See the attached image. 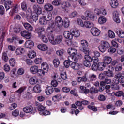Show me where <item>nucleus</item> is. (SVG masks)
Returning a JSON list of instances; mask_svg holds the SVG:
<instances>
[{
	"mask_svg": "<svg viewBox=\"0 0 124 124\" xmlns=\"http://www.w3.org/2000/svg\"><path fill=\"white\" fill-rule=\"evenodd\" d=\"M55 23L51 21L50 24H49L48 27L47 29L48 32H54L53 29L55 27H58V28H62L63 26V20L60 16H57L55 19Z\"/></svg>",
	"mask_w": 124,
	"mask_h": 124,
	"instance_id": "nucleus-1",
	"label": "nucleus"
},
{
	"mask_svg": "<svg viewBox=\"0 0 124 124\" xmlns=\"http://www.w3.org/2000/svg\"><path fill=\"white\" fill-rule=\"evenodd\" d=\"M77 50L74 48H70L68 49V54L70 55L68 56V60L71 62H78V58L75 56L77 55Z\"/></svg>",
	"mask_w": 124,
	"mask_h": 124,
	"instance_id": "nucleus-2",
	"label": "nucleus"
},
{
	"mask_svg": "<svg viewBox=\"0 0 124 124\" xmlns=\"http://www.w3.org/2000/svg\"><path fill=\"white\" fill-rule=\"evenodd\" d=\"M64 37L66 39H68L65 41L66 44L68 46H71L72 45V39L73 35L71 33H69V31H65L63 32Z\"/></svg>",
	"mask_w": 124,
	"mask_h": 124,
	"instance_id": "nucleus-3",
	"label": "nucleus"
},
{
	"mask_svg": "<svg viewBox=\"0 0 124 124\" xmlns=\"http://www.w3.org/2000/svg\"><path fill=\"white\" fill-rule=\"evenodd\" d=\"M85 16H82L81 18L83 20H89L90 19V20H92V21H94L95 20V16L93 14V12L90 11H86L85 12Z\"/></svg>",
	"mask_w": 124,
	"mask_h": 124,
	"instance_id": "nucleus-4",
	"label": "nucleus"
},
{
	"mask_svg": "<svg viewBox=\"0 0 124 124\" xmlns=\"http://www.w3.org/2000/svg\"><path fill=\"white\" fill-rule=\"evenodd\" d=\"M32 10L29 8L26 12V18L29 23H32Z\"/></svg>",
	"mask_w": 124,
	"mask_h": 124,
	"instance_id": "nucleus-5",
	"label": "nucleus"
},
{
	"mask_svg": "<svg viewBox=\"0 0 124 124\" xmlns=\"http://www.w3.org/2000/svg\"><path fill=\"white\" fill-rule=\"evenodd\" d=\"M35 31L39 37H42L45 34V28L43 27H39L35 30Z\"/></svg>",
	"mask_w": 124,
	"mask_h": 124,
	"instance_id": "nucleus-6",
	"label": "nucleus"
},
{
	"mask_svg": "<svg viewBox=\"0 0 124 124\" xmlns=\"http://www.w3.org/2000/svg\"><path fill=\"white\" fill-rule=\"evenodd\" d=\"M91 33L93 36H98L100 34V31L96 27H93L91 29Z\"/></svg>",
	"mask_w": 124,
	"mask_h": 124,
	"instance_id": "nucleus-7",
	"label": "nucleus"
},
{
	"mask_svg": "<svg viewBox=\"0 0 124 124\" xmlns=\"http://www.w3.org/2000/svg\"><path fill=\"white\" fill-rule=\"evenodd\" d=\"M21 36L26 38V39H30L31 37V33L26 30L22 31L21 32Z\"/></svg>",
	"mask_w": 124,
	"mask_h": 124,
	"instance_id": "nucleus-8",
	"label": "nucleus"
},
{
	"mask_svg": "<svg viewBox=\"0 0 124 124\" xmlns=\"http://www.w3.org/2000/svg\"><path fill=\"white\" fill-rule=\"evenodd\" d=\"M33 9L36 14L40 15L41 13H42V9H41V7H40V6L37 4L33 5Z\"/></svg>",
	"mask_w": 124,
	"mask_h": 124,
	"instance_id": "nucleus-9",
	"label": "nucleus"
},
{
	"mask_svg": "<svg viewBox=\"0 0 124 124\" xmlns=\"http://www.w3.org/2000/svg\"><path fill=\"white\" fill-rule=\"evenodd\" d=\"M4 5L6 8V11H7V10H9L10 8H12V7H13V2L11 0L5 1L4 3Z\"/></svg>",
	"mask_w": 124,
	"mask_h": 124,
	"instance_id": "nucleus-10",
	"label": "nucleus"
},
{
	"mask_svg": "<svg viewBox=\"0 0 124 124\" xmlns=\"http://www.w3.org/2000/svg\"><path fill=\"white\" fill-rule=\"evenodd\" d=\"M115 33L117 34L118 37L120 38H124V31L122 29L118 28L116 29L115 30Z\"/></svg>",
	"mask_w": 124,
	"mask_h": 124,
	"instance_id": "nucleus-11",
	"label": "nucleus"
},
{
	"mask_svg": "<svg viewBox=\"0 0 124 124\" xmlns=\"http://www.w3.org/2000/svg\"><path fill=\"white\" fill-rule=\"evenodd\" d=\"M113 14V19L114 22H116V23H117V24H119V23H121V20H120V18L119 17V13L117 11H114Z\"/></svg>",
	"mask_w": 124,
	"mask_h": 124,
	"instance_id": "nucleus-12",
	"label": "nucleus"
},
{
	"mask_svg": "<svg viewBox=\"0 0 124 124\" xmlns=\"http://www.w3.org/2000/svg\"><path fill=\"white\" fill-rule=\"evenodd\" d=\"M24 45L25 48H27L28 49H31V48H32V47L34 46V43L32 41L28 40L25 42Z\"/></svg>",
	"mask_w": 124,
	"mask_h": 124,
	"instance_id": "nucleus-13",
	"label": "nucleus"
},
{
	"mask_svg": "<svg viewBox=\"0 0 124 124\" xmlns=\"http://www.w3.org/2000/svg\"><path fill=\"white\" fill-rule=\"evenodd\" d=\"M86 59H87L88 61L93 62V63H96L99 60L98 59V58L95 57H91L89 55H86V56L85 57Z\"/></svg>",
	"mask_w": 124,
	"mask_h": 124,
	"instance_id": "nucleus-14",
	"label": "nucleus"
},
{
	"mask_svg": "<svg viewBox=\"0 0 124 124\" xmlns=\"http://www.w3.org/2000/svg\"><path fill=\"white\" fill-rule=\"evenodd\" d=\"M103 62L105 63L106 65L111 64V62H112V57L110 56H105L103 57Z\"/></svg>",
	"mask_w": 124,
	"mask_h": 124,
	"instance_id": "nucleus-15",
	"label": "nucleus"
},
{
	"mask_svg": "<svg viewBox=\"0 0 124 124\" xmlns=\"http://www.w3.org/2000/svg\"><path fill=\"white\" fill-rule=\"evenodd\" d=\"M106 67V64L104 62H99L98 63V70L99 71H103Z\"/></svg>",
	"mask_w": 124,
	"mask_h": 124,
	"instance_id": "nucleus-16",
	"label": "nucleus"
},
{
	"mask_svg": "<svg viewBox=\"0 0 124 124\" xmlns=\"http://www.w3.org/2000/svg\"><path fill=\"white\" fill-rule=\"evenodd\" d=\"M69 32L73 35V36L75 37H79V36H80V31L78 30H71L70 31H69Z\"/></svg>",
	"mask_w": 124,
	"mask_h": 124,
	"instance_id": "nucleus-17",
	"label": "nucleus"
},
{
	"mask_svg": "<svg viewBox=\"0 0 124 124\" xmlns=\"http://www.w3.org/2000/svg\"><path fill=\"white\" fill-rule=\"evenodd\" d=\"M23 111L25 113H31L33 111V107L31 105L27 106L23 108Z\"/></svg>",
	"mask_w": 124,
	"mask_h": 124,
	"instance_id": "nucleus-18",
	"label": "nucleus"
},
{
	"mask_svg": "<svg viewBox=\"0 0 124 124\" xmlns=\"http://www.w3.org/2000/svg\"><path fill=\"white\" fill-rule=\"evenodd\" d=\"M35 105L37 107L38 110L39 112H43V111L45 110V107L37 101H35Z\"/></svg>",
	"mask_w": 124,
	"mask_h": 124,
	"instance_id": "nucleus-19",
	"label": "nucleus"
},
{
	"mask_svg": "<svg viewBox=\"0 0 124 124\" xmlns=\"http://www.w3.org/2000/svg\"><path fill=\"white\" fill-rule=\"evenodd\" d=\"M78 61H75L74 62H72V63L71 64L70 66L71 68L74 69L75 70H78L80 68V65L79 64L76 63Z\"/></svg>",
	"mask_w": 124,
	"mask_h": 124,
	"instance_id": "nucleus-20",
	"label": "nucleus"
},
{
	"mask_svg": "<svg viewBox=\"0 0 124 124\" xmlns=\"http://www.w3.org/2000/svg\"><path fill=\"white\" fill-rule=\"evenodd\" d=\"M37 48L38 49H39V50H40L41 51H47V50H48V46L44 44H41L38 45L37 46Z\"/></svg>",
	"mask_w": 124,
	"mask_h": 124,
	"instance_id": "nucleus-21",
	"label": "nucleus"
},
{
	"mask_svg": "<svg viewBox=\"0 0 124 124\" xmlns=\"http://www.w3.org/2000/svg\"><path fill=\"white\" fill-rule=\"evenodd\" d=\"M54 92V88L52 86H48L45 90V93L47 95L52 94V93Z\"/></svg>",
	"mask_w": 124,
	"mask_h": 124,
	"instance_id": "nucleus-22",
	"label": "nucleus"
},
{
	"mask_svg": "<svg viewBox=\"0 0 124 124\" xmlns=\"http://www.w3.org/2000/svg\"><path fill=\"white\" fill-rule=\"evenodd\" d=\"M63 37L62 35H59L55 38L54 45L56 44H60L62 41Z\"/></svg>",
	"mask_w": 124,
	"mask_h": 124,
	"instance_id": "nucleus-23",
	"label": "nucleus"
},
{
	"mask_svg": "<svg viewBox=\"0 0 124 124\" xmlns=\"http://www.w3.org/2000/svg\"><path fill=\"white\" fill-rule=\"evenodd\" d=\"M29 82L30 85H35L38 82V80H37V78L35 76H34L30 78Z\"/></svg>",
	"mask_w": 124,
	"mask_h": 124,
	"instance_id": "nucleus-24",
	"label": "nucleus"
},
{
	"mask_svg": "<svg viewBox=\"0 0 124 124\" xmlns=\"http://www.w3.org/2000/svg\"><path fill=\"white\" fill-rule=\"evenodd\" d=\"M41 68L43 69L46 73H47L49 71V65L46 62H43L42 63Z\"/></svg>",
	"mask_w": 124,
	"mask_h": 124,
	"instance_id": "nucleus-25",
	"label": "nucleus"
},
{
	"mask_svg": "<svg viewBox=\"0 0 124 124\" xmlns=\"http://www.w3.org/2000/svg\"><path fill=\"white\" fill-rule=\"evenodd\" d=\"M25 49L22 47H18L16 49V53L17 56H21V55H23L24 53H25Z\"/></svg>",
	"mask_w": 124,
	"mask_h": 124,
	"instance_id": "nucleus-26",
	"label": "nucleus"
},
{
	"mask_svg": "<svg viewBox=\"0 0 124 124\" xmlns=\"http://www.w3.org/2000/svg\"><path fill=\"white\" fill-rule=\"evenodd\" d=\"M110 5L112 8H117L119 5L118 0H110Z\"/></svg>",
	"mask_w": 124,
	"mask_h": 124,
	"instance_id": "nucleus-27",
	"label": "nucleus"
},
{
	"mask_svg": "<svg viewBox=\"0 0 124 124\" xmlns=\"http://www.w3.org/2000/svg\"><path fill=\"white\" fill-rule=\"evenodd\" d=\"M87 56V55H85L84 56V59L85 60L83 61V64L85 66H86V67H91V62H92L91 61H90L87 59L86 58V57Z\"/></svg>",
	"mask_w": 124,
	"mask_h": 124,
	"instance_id": "nucleus-28",
	"label": "nucleus"
},
{
	"mask_svg": "<svg viewBox=\"0 0 124 124\" xmlns=\"http://www.w3.org/2000/svg\"><path fill=\"white\" fill-rule=\"evenodd\" d=\"M44 8L46 11H52L54 9V7L50 3H46L45 5Z\"/></svg>",
	"mask_w": 124,
	"mask_h": 124,
	"instance_id": "nucleus-29",
	"label": "nucleus"
},
{
	"mask_svg": "<svg viewBox=\"0 0 124 124\" xmlns=\"http://www.w3.org/2000/svg\"><path fill=\"white\" fill-rule=\"evenodd\" d=\"M38 71V67L36 65H34L30 68V72L32 74H36Z\"/></svg>",
	"mask_w": 124,
	"mask_h": 124,
	"instance_id": "nucleus-30",
	"label": "nucleus"
},
{
	"mask_svg": "<svg viewBox=\"0 0 124 124\" xmlns=\"http://www.w3.org/2000/svg\"><path fill=\"white\" fill-rule=\"evenodd\" d=\"M33 90L34 93H39L41 92V86L39 84H36L34 86Z\"/></svg>",
	"mask_w": 124,
	"mask_h": 124,
	"instance_id": "nucleus-31",
	"label": "nucleus"
},
{
	"mask_svg": "<svg viewBox=\"0 0 124 124\" xmlns=\"http://www.w3.org/2000/svg\"><path fill=\"white\" fill-rule=\"evenodd\" d=\"M84 27L85 28H87L88 29H90L92 28V27H93L94 24L91 22L86 21L84 22Z\"/></svg>",
	"mask_w": 124,
	"mask_h": 124,
	"instance_id": "nucleus-32",
	"label": "nucleus"
},
{
	"mask_svg": "<svg viewBox=\"0 0 124 124\" xmlns=\"http://www.w3.org/2000/svg\"><path fill=\"white\" fill-rule=\"evenodd\" d=\"M23 25L24 28L26 29V30H27V31H32L33 28L31 24H29L28 23H23Z\"/></svg>",
	"mask_w": 124,
	"mask_h": 124,
	"instance_id": "nucleus-33",
	"label": "nucleus"
},
{
	"mask_svg": "<svg viewBox=\"0 0 124 124\" xmlns=\"http://www.w3.org/2000/svg\"><path fill=\"white\" fill-rule=\"evenodd\" d=\"M95 80H96V75H95L94 74L89 75L88 77V81L93 82V81H95Z\"/></svg>",
	"mask_w": 124,
	"mask_h": 124,
	"instance_id": "nucleus-34",
	"label": "nucleus"
},
{
	"mask_svg": "<svg viewBox=\"0 0 124 124\" xmlns=\"http://www.w3.org/2000/svg\"><path fill=\"white\" fill-rule=\"evenodd\" d=\"M61 6L62 9H65L70 6V3L68 2H63L61 3Z\"/></svg>",
	"mask_w": 124,
	"mask_h": 124,
	"instance_id": "nucleus-35",
	"label": "nucleus"
},
{
	"mask_svg": "<svg viewBox=\"0 0 124 124\" xmlns=\"http://www.w3.org/2000/svg\"><path fill=\"white\" fill-rule=\"evenodd\" d=\"M48 38L50 43H51V44H53V45H54L55 43V38H54V35L51 33L48 34Z\"/></svg>",
	"mask_w": 124,
	"mask_h": 124,
	"instance_id": "nucleus-36",
	"label": "nucleus"
},
{
	"mask_svg": "<svg viewBox=\"0 0 124 124\" xmlns=\"http://www.w3.org/2000/svg\"><path fill=\"white\" fill-rule=\"evenodd\" d=\"M28 57L30 59H33L36 57V53L33 50H31L28 53Z\"/></svg>",
	"mask_w": 124,
	"mask_h": 124,
	"instance_id": "nucleus-37",
	"label": "nucleus"
},
{
	"mask_svg": "<svg viewBox=\"0 0 124 124\" xmlns=\"http://www.w3.org/2000/svg\"><path fill=\"white\" fill-rule=\"evenodd\" d=\"M101 44L103 46L105 47L107 49H109L110 48V44L109 42L106 41H102L101 42Z\"/></svg>",
	"mask_w": 124,
	"mask_h": 124,
	"instance_id": "nucleus-38",
	"label": "nucleus"
},
{
	"mask_svg": "<svg viewBox=\"0 0 124 124\" xmlns=\"http://www.w3.org/2000/svg\"><path fill=\"white\" fill-rule=\"evenodd\" d=\"M39 23H40V25H47V20H46V18L44 17H42L39 19Z\"/></svg>",
	"mask_w": 124,
	"mask_h": 124,
	"instance_id": "nucleus-39",
	"label": "nucleus"
},
{
	"mask_svg": "<svg viewBox=\"0 0 124 124\" xmlns=\"http://www.w3.org/2000/svg\"><path fill=\"white\" fill-rule=\"evenodd\" d=\"M104 74L107 77H113L114 76V73L113 71H105L104 72Z\"/></svg>",
	"mask_w": 124,
	"mask_h": 124,
	"instance_id": "nucleus-40",
	"label": "nucleus"
},
{
	"mask_svg": "<svg viewBox=\"0 0 124 124\" xmlns=\"http://www.w3.org/2000/svg\"><path fill=\"white\" fill-rule=\"evenodd\" d=\"M98 22L99 24L102 25L103 24L106 23V18L103 16H101L98 19Z\"/></svg>",
	"mask_w": 124,
	"mask_h": 124,
	"instance_id": "nucleus-41",
	"label": "nucleus"
},
{
	"mask_svg": "<svg viewBox=\"0 0 124 124\" xmlns=\"http://www.w3.org/2000/svg\"><path fill=\"white\" fill-rule=\"evenodd\" d=\"M108 34L110 38H115L116 37V34H115V33L112 30L108 31Z\"/></svg>",
	"mask_w": 124,
	"mask_h": 124,
	"instance_id": "nucleus-42",
	"label": "nucleus"
},
{
	"mask_svg": "<svg viewBox=\"0 0 124 124\" xmlns=\"http://www.w3.org/2000/svg\"><path fill=\"white\" fill-rule=\"evenodd\" d=\"M44 17L45 18L47 22H48V21H51L52 18V13H48Z\"/></svg>",
	"mask_w": 124,
	"mask_h": 124,
	"instance_id": "nucleus-43",
	"label": "nucleus"
},
{
	"mask_svg": "<svg viewBox=\"0 0 124 124\" xmlns=\"http://www.w3.org/2000/svg\"><path fill=\"white\" fill-rule=\"evenodd\" d=\"M53 63L55 67H58L60 65V60L58 58L54 59Z\"/></svg>",
	"mask_w": 124,
	"mask_h": 124,
	"instance_id": "nucleus-44",
	"label": "nucleus"
},
{
	"mask_svg": "<svg viewBox=\"0 0 124 124\" xmlns=\"http://www.w3.org/2000/svg\"><path fill=\"white\" fill-rule=\"evenodd\" d=\"M111 88L112 90H114L115 91L120 90V86H119V85L117 84V83H112L111 85Z\"/></svg>",
	"mask_w": 124,
	"mask_h": 124,
	"instance_id": "nucleus-45",
	"label": "nucleus"
},
{
	"mask_svg": "<svg viewBox=\"0 0 124 124\" xmlns=\"http://www.w3.org/2000/svg\"><path fill=\"white\" fill-rule=\"evenodd\" d=\"M81 46L83 48L87 47L89 46V43L86 40H82L81 41Z\"/></svg>",
	"mask_w": 124,
	"mask_h": 124,
	"instance_id": "nucleus-46",
	"label": "nucleus"
},
{
	"mask_svg": "<svg viewBox=\"0 0 124 124\" xmlns=\"http://www.w3.org/2000/svg\"><path fill=\"white\" fill-rule=\"evenodd\" d=\"M40 115H43L44 116H48L51 115V112L49 110L44 109L43 112H39Z\"/></svg>",
	"mask_w": 124,
	"mask_h": 124,
	"instance_id": "nucleus-47",
	"label": "nucleus"
},
{
	"mask_svg": "<svg viewBox=\"0 0 124 124\" xmlns=\"http://www.w3.org/2000/svg\"><path fill=\"white\" fill-rule=\"evenodd\" d=\"M9 63L11 66L14 67L16 65V61L14 58H11L9 60Z\"/></svg>",
	"mask_w": 124,
	"mask_h": 124,
	"instance_id": "nucleus-48",
	"label": "nucleus"
},
{
	"mask_svg": "<svg viewBox=\"0 0 124 124\" xmlns=\"http://www.w3.org/2000/svg\"><path fill=\"white\" fill-rule=\"evenodd\" d=\"M91 69L93 71H96L97 69L98 70V65L96 63H93L92 65L91 66Z\"/></svg>",
	"mask_w": 124,
	"mask_h": 124,
	"instance_id": "nucleus-49",
	"label": "nucleus"
},
{
	"mask_svg": "<svg viewBox=\"0 0 124 124\" xmlns=\"http://www.w3.org/2000/svg\"><path fill=\"white\" fill-rule=\"evenodd\" d=\"M77 16H78V12L77 11H74L69 15V18H75V17H77Z\"/></svg>",
	"mask_w": 124,
	"mask_h": 124,
	"instance_id": "nucleus-50",
	"label": "nucleus"
},
{
	"mask_svg": "<svg viewBox=\"0 0 124 124\" xmlns=\"http://www.w3.org/2000/svg\"><path fill=\"white\" fill-rule=\"evenodd\" d=\"M98 93V89L96 88L92 87L90 89V93L91 94H93V93Z\"/></svg>",
	"mask_w": 124,
	"mask_h": 124,
	"instance_id": "nucleus-51",
	"label": "nucleus"
},
{
	"mask_svg": "<svg viewBox=\"0 0 124 124\" xmlns=\"http://www.w3.org/2000/svg\"><path fill=\"white\" fill-rule=\"evenodd\" d=\"M68 20V18L67 17H65V19H64V28H68L69 27V20Z\"/></svg>",
	"mask_w": 124,
	"mask_h": 124,
	"instance_id": "nucleus-52",
	"label": "nucleus"
},
{
	"mask_svg": "<svg viewBox=\"0 0 124 124\" xmlns=\"http://www.w3.org/2000/svg\"><path fill=\"white\" fill-rule=\"evenodd\" d=\"M61 0H54L52 3L53 5H55V6H59L61 4Z\"/></svg>",
	"mask_w": 124,
	"mask_h": 124,
	"instance_id": "nucleus-53",
	"label": "nucleus"
},
{
	"mask_svg": "<svg viewBox=\"0 0 124 124\" xmlns=\"http://www.w3.org/2000/svg\"><path fill=\"white\" fill-rule=\"evenodd\" d=\"M108 52L110 53V54H114V53L116 52V48H115L114 46H111L108 49Z\"/></svg>",
	"mask_w": 124,
	"mask_h": 124,
	"instance_id": "nucleus-54",
	"label": "nucleus"
},
{
	"mask_svg": "<svg viewBox=\"0 0 124 124\" xmlns=\"http://www.w3.org/2000/svg\"><path fill=\"white\" fill-rule=\"evenodd\" d=\"M37 73H38L40 76H44L46 72L43 69H38Z\"/></svg>",
	"mask_w": 124,
	"mask_h": 124,
	"instance_id": "nucleus-55",
	"label": "nucleus"
},
{
	"mask_svg": "<svg viewBox=\"0 0 124 124\" xmlns=\"http://www.w3.org/2000/svg\"><path fill=\"white\" fill-rule=\"evenodd\" d=\"M70 62H71V61H70L69 60H65L64 62V65L66 68H68L70 66Z\"/></svg>",
	"mask_w": 124,
	"mask_h": 124,
	"instance_id": "nucleus-56",
	"label": "nucleus"
},
{
	"mask_svg": "<svg viewBox=\"0 0 124 124\" xmlns=\"http://www.w3.org/2000/svg\"><path fill=\"white\" fill-rule=\"evenodd\" d=\"M21 7L23 11H27V3L26 2H23L21 3Z\"/></svg>",
	"mask_w": 124,
	"mask_h": 124,
	"instance_id": "nucleus-57",
	"label": "nucleus"
},
{
	"mask_svg": "<svg viewBox=\"0 0 124 124\" xmlns=\"http://www.w3.org/2000/svg\"><path fill=\"white\" fill-rule=\"evenodd\" d=\"M106 69L108 70V71H114V67H112L111 65H106Z\"/></svg>",
	"mask_w": 124,
	"mask_h": 124,
	"instance_id": "nucleus-58",
	"label": "nucleus"
},
{
	"mask_svg": "<svg viewBox=\"0 0 124 124\" xmlns=\"http://www.w3.org/2000/svg\"><path fill=\"white\" fill-rule=\"evenodd\" d=\"M99 51L101 52V53H104L105 51L107 50V48L103 46H102L101 44L98 47Z\"/></svg>",
	"mask_w": 124,
	"mask_h": 124,
	"instance_id": "nucleus-59",
	"label": "nucleus"
},
{
	"mask_svg": "<svg viewBox=\"0 0 124 124\" xmlns=\"http://www.w3.org/2000/svg\"><path fill=\"white\" fill-rule=\"evenodd\" d=\"M12 114L14 117H18V116H19V114H20V112L19 111V110L15 109V110L12 111Z\"/></svg>",
	"mask_w": 124,
	"mask_h": 124,
	"instance_id": "nucleus-60",
	"label": "nucleus"
},
{
	"mask_svg": "<svg viewBox=\"0 0 124 124\" xmlns=\"http://www.w3.org/2000/svg\"><path fill=\"white\" fill-rule=\"evenodd\" d=\"M88 108L90 110H92V111H93L94 112H96L97 111V108L94 106L89 105L88 106Z\"/></svg>",
	"mask_w": 124,
	"mask_h": 124,
	"instance_id": "nucleus-61",
	"label": "nucleus"
},
{
	"mask_svg": "<svg viewBox=\"0 0 124 124\" xmlns=\"http://www.w3.org/2000/svg\"><path fill=\"white\" fill-rule=\"evenodd\" d=\"M2 60L6 62L8 61V56H7V54L5 52H4L2 54Z\"/></svg>",
	"mask_w": 124,
	"mask_h": 124,
	"instance_id": "nucleus-62",
	"label": "nucleus"
},
{
	"mask_svg": "<svg viewBox=\"0 0 124 124\" xmlns=\"http://www.w3.org/2000/svg\"><path fill=\"white\" fill-rule=\"evenodd\" d=\"M56 54L59 57H62L63 55V50H58L56 51Z\"/></svg>",
	"mask_w": 124,
	"mask_h": 124,
	"instance_id": "nucleus-63",
	"label": "nucleus"
},
{
	"mask_svg": "<svg viewBox=\"0 0 124 124\" xmlns=\"http://www.w3.org/2000/svg\"><path fill=\"white\" fill-rule=\"evenodd\" d=\"M5 12V9H4V7L2 5L0 6V14L1 15H3Z\"/></svg>",
	"mask_w": 124,
	"mask_h": 124,
	"instance_id": "nucleus-64",
	"label": "nucleus"
}]
</instances>
